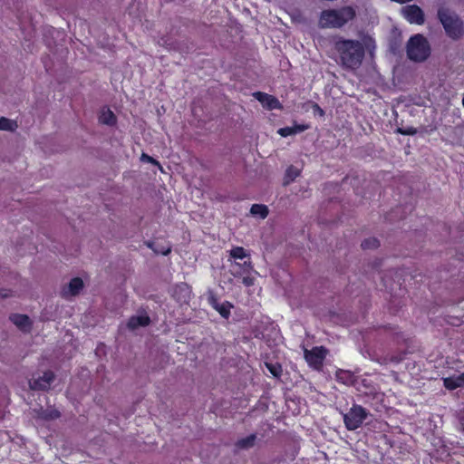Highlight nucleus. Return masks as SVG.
<instances>
[{
  "label": "nucleus",
  "mask_w": 464,
  "mask_h": 464,
  "mask_svg": "<svg viewBox=\"0 0 464 464\" xmlns=\"http://www.w3.org/2000/svg\"><path fill=\"white\" fill-rule=\"evenodd\" d=\"M9 320L23 333L28 334L33 327V322L26 314H11Z\"/></svg>",
  "instance_id": "9b49d317"
},
{
  "label": "nucleus",
  "mask_w": 464,
  "mask_h": 464,
  "mask_svg": "<svg viewBox=\"0 0 464 464\" xmlns=\"http://www.w3.org/2000/svg\"><path fill=\"white\" fill-rule=\"evenodd\" d=\"M443 385L449 391L459 388V384L456 382L454 376L443 378Z\"/></svg>",
  "instance_id": "b1692460"
},
{
  "label": "nucleus",
  "mask_w": 464,
  "mask_h": 464,
  "mask_svg": "<svg viewBox=\"0 0 464 464\" xmlns=\"http://www.w3.org/2000/svg\"><path fill=\"white\" fill-rule=\"evenodd\" d=\"M430 45L425 36L420 34L412 35L407 43V56L414 62H424L430 55Z\"/></svg>",
  "instance_id": "20e7f679"
},
{
  "label": "nucleus",
  "mask_w": 464,
  "mask_h": 464,
  "mask_svg": "<svg viewBox=\"0 0 464 464\" xmlns=\"http://www.w3.org/2000/svg\"><path fill=\"white\" fill-rule=\"evenodd\" d=\"M334 49L338 54L340 64L343 68L356 70L362 65L365 55V48L359 40L336 36L334 41Z\"/></svg>",
  "instance_id": "f257e3e1"
},
{
  "label": "nucleus",
  "mask_w": 464,
  "mask_h": 464,
  "mask_svg": "<svg viewBox=\"0 0 464 464\" xmlns=\"http://www.w3.org/2000/svg\"><path fill=\"white\" fill-rule=\"evenodd\" d=\"M145 245L149 248L152 249L156 254L167 256L171 252V247L169 246H163L156 247L155 243L153 241H146Z\"/></svg>",
  "instance_id": "aec40b11"
},
{
  "label": "nucleus",
  "mask_w": 464,
  "mask_h": 464,
  "mask_svg": "<svg viewBox=\"0 0 464 464\" xmlns=\"http://www.w3.org/2000/svg\"><path fill=\"white\" fill-rule=\"evenodd\" d=\"M235 266L242 268L244 272L247 273L252 269L250 261H246L243 264L236 263Z\"/></svg>",
  "instance_id": "c85d7f7f"
},
{
  "label": "nucleus",
  "mask_w": 464,
  "mask_h": 464,
  "mask_svg": "<svg viewBox=\"0 0 464 464\" xmlns=\"http://www.w3.org/2000/svg\"><path fill=\"white\" fill-rule=\"evenodd\" d=\"M150 324V318L147 314L143 315H133L128 321V327L130 329H137L138 327H144Z\"/></svg>",
  "instance_id": "ddd939ff"
},
{
  "label": "nucleus",
  "mask_w": 464,
  "mask_h": 464,
  "mask_svg": "<svg viewBox=\"0 0 464 464\" xmlns=\"http://www.w3.org/2000/svg\"><path fill=\"white\" fill-rule=\"evenodd\" d=\"M179 291L180 293H185V295L184 296H188V294H189V290H188V285L187 284H181V285H178L175 288V294Z\"/></svg>",
  "instance_id": "cd10ccee"
},
{
  "label": "nucleus",
  "mask_w": 464,
  "mask_h": 464,
  "mask_svg": "<svg viewBox=\"0 0 464 464\" xmlns=\"http://www.w3.org/2000/svg\"><path fill=\"white\" fill-rule=\"evenodd\" d=\"M361 246L364 250H366V249H375V248H378L380 246V242L375 237H369V238L364 239L362 242Z\"/></svg>",
  "instance_id": "4be33fe9"
},
{
  "label": "nucleus",
  "mask_w": 464,
  "mask_h": 464,
  "mask_svg": "<svg viewBox=\"0 0 464 464\" xmlns=\"http://www.w3.org/2000/svg\"><path fill=\"white\" fill-rule=\"evenodd\" d=\"M253 96L267 110H282L283 105L279 100L263 92H256Z\"/></svg>",
  "instance_id": "1a4fd4ad"
},
{
  "label": "nucleus",
  "mask_w": 464,
  "mask_h": 464,
  "mask_svg": "<svg viewBox=\"0 0 464 464\" xmlns=\"http://www.w3.org/2000/svg\"><path fill=\"white\" fill-rule=\"evenodd\" d=\"M250 213L253 216H258L264 219L268 216L269 210L267 206L264 204H253L250 208Z\"/></svg>",
  "instance_id": "a211bd4d"
},
{
  "label": "nucleus",
  "mask_w": 464,
  "mask_h": 464,
  "mask_svg": "<svg viewBox=\"0 0 464 464\" xmlns=\"http://www.w3.org/2000/svg\"><path fill=\"white\" fill-rule=\"evenodd\" d=\"M17 128V123L14 121L9 120L5 117L0 118V130L14 131Z\"/></svg>",
  "instance_id": "412c9836"
},
{
  "label": "nucleus",
  "mask_w": 464,
  "mask_h": 464,
  "mask_svg": "<svg viewBox=\"0 0 464 464\" xmlns=\"http://www.w3.org/2000/svg\"><path fill=\"white\" fill-rule=\"evenodd\" d=\"M301 171L298 168L290 165L285 173L284 177V185H289L291 182H293L299 175Z\"/></svg>",
  "instance_id": "f3484780"
},
{
  "label": "nucleus",
  "mask_w": 464,
  "mask_h": 464,
  "mask_svg": "<svg viewBox=\"0 0 464 464\" xmlns=\"http://www.w3.org/2000/svg\"><path fill=\"white\" fill-rule=\"evenodd\" d=\"M54 379V373L48 370L44 372L43 376L29 381V387L34 391H47Z\"/></svg>",
  "instance_id": "6e6552de"
},
{
  "label": "nucleus",
  "mask_w": 464,
  "mask_h": 464,
  "mask_svg": "<svg viewBox=\"0 0 464 464\" xmlns=\"http://www.w3.org/2000/svg\"><path fill=\"white\" fill-rule=\"evenodd\" d=\"M308 129V126L305 124H295L294 126H287L284 128H280L277 130V133L282 137H288L291 135H295L297 133H301Z\"/></svg>",
  "instance_id": "4468645a"
},
{
  "label": "nucleus",
  "mask_w": 464,
  "mask_h": 464,
  "mask_svg": "<svg viewBox=\"0 0 464 464\" xmlns=\"http://www.w3.org/2000/svg\"><path fill=\"white\" fill-rule=\"evenodd\" d=\"M459 379H460L464 384V372H462L459 375Z\"/></svg>",
  "instance_id": "72a5a7b5"
},
{
  "label": "nucleus",
  "mask_w": 464,
  "mask_h": 464,
  "mask_svg": "<svg viewBox=\"0 0 464 464\" xmlns=\"http://www.w3.org/2000/svg\"><path fill=\"white\" fill-rule=\"evenodd\" d=\"M314 107H315V108H317V109L319 110V111H320V114H321V115H323V114H324V111L319 107V105H318V104H316V103H315V104H314Z\"/></svg>",
  "instance_id": "473e14b6"
},
{
  "label": "nucleus",
  "mask_w": 464,
  "mask_h": 464,
  "mask_svg": "<svg viewBox=\"0 0 464 464\" xmlns=\"http://www.w3.org/2000/svg\"><path fill=\"white\" fill-rule=\"evenodd\" d=\"M84 286L83 281L80 277H73L71 279L69 284L63 287L61 291V295L63 298H68L69 296H75L80 294Z\"/></svg>",
  "instance_id": "9d476101"
},
{
  "label": "nucleus",
  "mask_w": 464,
  "mask_h": 464,
  "mask_svg": "<svg viewBox=\"0 0 464 464\" xmlns=\"http://www.w3.org/2000/svg\"><path fill=\"white\" fill-rule=\"evenodd\" d=\"M402 14L410 24L421 25L425 22L424 13L417 5H409L402 8Z\"/></svg>",
  "instance_id": "0eeeda50"
},
{
  "label": "nucleus",
  "mask_w": 464,
  "mask_h": 464,
  "mask_svg": "<svg viewBox=\"0 0 464 464\" xmlns=\"http://www.w3.org/2000/svg\"><path fill=\"white\" fill-rule=\"evenodd\" d=\"M369 415L367 409L354 403L347 412L343 414L344 426L348 430H355L362 425Z\"/></svg>",
  "instance_id": "39448f33"
},
{
  "label": "nucleus",
  "mask_w": 464,
  "mask_h": 464,
  "mask_svg": "<svg viewBox=\"0 0 464 464\" xmlns=\"http://www.w3.org/2000/svg\"><path fill=\"white\" fill-rule=\"evenodd\" d=\"M355 16V9L350 5L337 9H326L321 12L318 25L323 29L342 28Z\"/></svg>",
  "instance_id": "f03ea898"
},
{
  "label": "nucleus",
  "mask_w": 464,
  "mask_h": 464,
  "mask_svg": "<svg viewBox=\"0 0 464 464\" xmlns=\"http://www.w3.org/2000/svg\"><path fill=\"white\" fill-rule=\"evenodd\" d=\"M99 122L108 126H114L117 123V117L110 109L102 110L99 115Z\"/></svg>",
  "instance_id": "2eb2a0df"
},
{
  "label": "nucleus",
  "mask_w": 464,
  "mask_h": 464,
  "mask_svg": "<svg viewBox=\"0 0 464 464\" xmlns=\"http://www.w3.org/2000/svg\"><path fill=\"white\" fill-rule=\"evenodd\" d=\"M438 19L442 24L447 36L451 40L457 41L464 34V23L456 13L448 8L440 7Z\"/></svg>",
  "instance_id": "7ed1b4c3"
},
{
  "label": "nucleus",
  "mask_w": 464,
  "mask_h": 464,
  "mask_svg": "<svg viewBox=\"0 0 464 464\" xmlns=\"http://www.w3.org/2000/svg\"><path fill=\"white\" fill-rule=\"evenodd\" d=\"M256 436V434H250L245 438L238 440L236 442V446L239 449H249L255 445Z\"/></svg>",
  "instance_id": "6ab92c4d"
},
{
  "label": "nucleus",
  "mask_w": 464,
  "mask_h": 464,
  "mask_svg": "<svg viewBox=\"0 0 464 464\" xmlns=\"http://www.w3.org/2000/svg\"><path fill=\"white\" fill-rule=\"evenodd\" d=\"M266 368L270 372V373L275 377H279L282 373V367L280 364H273V363H266Z\"/></svg>",
  "instance_id": "393cba45"
},
{
  "label": "nucleus",
  "mask_w": 464,
  "mask_h": 464,
  "mask_svg": "<svg viewBox=\"0 0 464 464\" xmlns=\"http://www.w3.org/2000/svg\"><path fill=\"white\" fill-rule=\"evenodd\" d=\"M208 303L223 318L228 319L230 316V310L233 307L229 302L226 301L220 304L215 295H210L208 297Z\"/></svg>",
  "instance_id": "f8f14e48"
},
{
  "label": "nucleus",
  "mask_w": 464,
  "mask_h": 464,
  "mask_svg": "<svg viewBox=\"0 0 464 464\" xmlns=\"http://www.w3.org/2000/svg\"><path fill=\"white\" fill-rule=\"evenodd\" d=\"M454 379H455L456 382L459 384V387H463L464 386L462 381L460 379H459V375L458 376H454Z\"/></svg>",
  "instance_id": "2f4dec72"
},
{
  "label": "nucleus",
  "mask_w": 464,
  "mask_h": 464,
  "mask_svg": "<svg viewBox=\"0 0 464 464\" xmlns=\"http://www.w3.org/2000/svg\"><path fill=\"white\" fill-rule=\"evenodd\" d=\"M397 132L402 135H415L417 133L416 128L410 126L407 128H398Z\"/></svg>",
  "instance_id": "bb28decb"
},
{
  "label": "nucleus",
  "mask_w": 464,
  "mask_h": 464,
  "mask_svg": "<svg viewBox=\"0 0 464 464\" xmlns=\"http://www.w3.org/2000/svg\"><path fill=\"white\" fill-rule=\"evenodd\" d=\"M328 350L324 346H314L311 350L305 349L304 357L312 369L321 371Z\"/></svg>",
  "instance_id": "423d86ee"
},
{
  "label": "nucleus",
  "mask_w": 464,
  "mask_h": 464,
  "mask_svg": "<svg viewBox=\"0 0 464 464\" xmlns=\"http://www.w3.org/2000/svg\"><path fill=\"white\" fill-rule=\"evenodd\" d=\"M38 416L40 419H43L44 420H53L60 418L61 413L58 410L54 408H47L45 410L41 409L40 412L38 413Z\"/></svg>",
  "instance_id": "dca6fc26"
},
{
  "label": "nucleus",
  "mask_w": 464,
  "mask_h": 464,
  "mask_svg": "<svg viewBox=\"0 0 464 464\" xmlns=\"http://www.w3.org/2000/svg\"><path fill=\"white\" fill-rule=\"evenodd\" d=\"M242 283L246 286H252L255 283V278L250 276H246L242 278Z\"/></svg>",
  "instance_id": "c756f323"
},
{
  "label": "nucleus",
  "mask_w": 464,
  "mask_h": 464,
  "mask_svg": "<svg viewBox=\"0 0 464 464\" xmlns=\"http://www.w3.org/2000/svg\"><path fill=\"white\" fill-rule=\"evenodd\" d=\"M140 160L142 162H148V163H151V164H153L155 166H158L159 169L160 170H162V167H161L160 163L157 160H155L154 158H152L151 156H150V155H148V154H146L144 152L140 156Z\"/></svg>",
  "instance_id": "a878e982"
},
{
  "label": "nucleus",
  "mask_w": 464,
  "mask_h": 464,
  "mask_svg": "<svg viewBox=\"0 0 464 464\" xmlns=\"http://www.w3.org/2000/svg\"><path fill=\"white\" fill-rule=\"evenodd\" d=\"M229 255L234 259H243V258H245L247 256L245 248L242 247V246H235V247H233L230 250Z\"/></svg>",
  "instance_id": "5701e85b"
},
{
  "label": "nucleus",
  "mask_w": 464,
  "mask_h": 464,
  "mask_svg": "<svg viewBox=\"0 0 464 464\" xmlns=\"http://www.w3.org/2000/svg\"><path fill=\"white\" fill-rule=\"evenodd\" d=\"M347 374H348L347 372L340 371L337 372L336 377L338 380H341V379H343L342 375H347Z\"/></svg>",
  "instance_id": "7c9ffc66"
}]
</instances>
